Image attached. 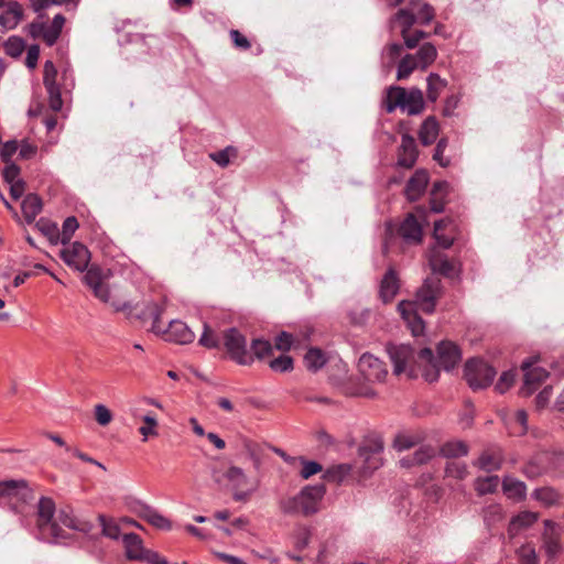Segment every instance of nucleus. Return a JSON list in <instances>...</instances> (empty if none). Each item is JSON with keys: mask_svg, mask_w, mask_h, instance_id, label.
<instances>
[{"mask_svg": "<svg viewBox=\"0 0 564 564\" xmlns=\"http://www.w3.org/2000/svg\"><path fill=\"white\" fill-rule=\"evenodd\" d=\"M393 364L394 375L406 373L409 378H416L421 372L427 382L438 379L440 370L454 369L462 359L459 348L452 341H442L437 346V358L430 348H423L415 356L409 345H393L388 347Z\"/></svg>", "mask_w": 564, "mask_h": 564, "instance_id": "nucleus-1", "label": "nucleus"}, {"mask_svg": "<svg viewBox=\"0 0 564 564\" xmlns=\"http://www.w3.org/2000/svg\"><path fill=\"white\" fill-rule=\"evenodd\" d=\"M448 184L446 182H436L433 185L432 191V199H431V210L434 213H442L444 209V204L442 200H438V195L442 196L443 193L446 192Z\"/></svg>", "mask_w": 564, "mask_h": 564, "instance_id": "nucleus-50", "label": "nucleus"}, {"mask_svg": "<svg viewBox=\"0 0 564 564\" xmlns=\"http://www.w3.org/2000/svg\"><path fill=\"white\" fill-rule=\"evenodd\" d=\"M445 473L447 477L462 480L467 476L468 470L466 464L464 463L449 462L446 465Z\"/></svg>", "mask_w": 564, "mask_h": 564, "instance_id": "nucleus-55", "label": "nucleus"}, {"mask_svg": "<svg viewBox=\"0 0 564 564\" xmlns=\"http://www.w3.org/2000/svg\"><path fill=\"white\" fill-rule=\"evenodd\" d=\"M84 281L89 286L95 296L100 301L108 303L110 292L108 285L105 283V278L101 269L98 267H90L84 275Z\"/></svg>", "mask_w": 564, "mask_h": 564, "instance_id": "nucleus-21", "label": "nucleus"}, {"mask_svg": "<svg viewBox=\"0 0 564 564\" xmlns=\"http://www.w3.org/2000/svg\"><path fill=\"white\" fill-rule=\"evenodd\" d=\"M33 498V491L24 479L0 481V507L9 508L15 513H22L24 505Z\"/></svg>", "mask_w": 564, "mask_h": 564, "instance_id": "nucleus-6", "label": "nucleus"}, {"mask_svg": "<svg viewBox=\"0 0 564 564\" xmlns=\"http://www.w3.org/2000/svg\"><path fill=\"white\" fill-rule=\"evenodd\" d=\"M400 236L408 243H420L422 240V226L413 214H409L402 221L400 229Z\"/></svg>", "mask_w": 564, "mask_h": 564, "instance_id": "nucleus-27", "label": "nucleus"}, {"mask_svg": "<svg viewBox=\"0 0 564 564\" xmlns=\"http://www.w3.org/2000/svg\"><path fill=\"white\" fill-rule=\"evenodd\" d=\"M440 132V126L435 117H427L420 130H419V139L423 145H430L434 143Z\"/></svg>", "mask_w": 564, "mask_h": 564, "instance_id": "nucleus-35", "label": "nucleus"}, {"mask_svg": "<svg viewBox=\"0 0 564 564\" xmlns=\"http://www.w3.org/2000/svg\"><path fill=\"white\" fill-rule=\"evenodd\" d=\"M55 503L51 498L42 497L37 503L36 511V529L37 536L48 543H58L66 539L67 535L59 524L78 531H85L87 529L86 522L77 520L70 508H63L58 511L56 519Z\"/></svg>", "mask_w": 564, "mask_h": 564, "instance_id": "nucleus-2", "label": "nucleus"}, {"mask_svg": "<svg viewBox=\"0 0 564 564\" xmlns=\"http://www.w3.org/2000/svg\"><path fill=\"white\" fill-rule=\"evenodd\" d=\"M351 471L350 465L341 464L327 469L325 478L334 482H341Z\"/></svg>", "mask_w": 564, "mask_h": 564, "instance_id": "nucleus-52", "label": "nucleus"}, {"mask_svg": "<svg viewBox=\"0 0 564 564\" xmlns=\"http://www.w3.org/2000/svg\"><path fill=\"white\" fill-rule=\"evenodd\" d=\"M454 225L449 219H441L435 221L433 236L436 243L443 249H448L454 242L453 236Z\"/></svg>", "mask_w": 564, "mask_h": 564, "instance_id": "nucleus-28", "label": "nucleus"}, {"mask_svg": "<svg viewBox=\"0 0 564 564\" xmlns=\"http://www.w3.org/2000/svg\"><path fill=\"white\" fill-rule=\"evenodd\" d=\"M95 419L101 426L108 425L112 420L110 410L104 404H97L95 406Z\"/></svg>", "mask_w": 564, "mask_h": 564, "instance_id": "nucleus-61", "label": "nucleus"}, {"mask_svg": "<svg viewBox=\"0 0 564 564\" xmlns=\"http://www.w3.org/2000/svg\"><path fill=\"white\" fill-rule=\"evenodd\" d=\"M400 284L397 273L393 269H389L383 275L379 295L383 303H388L394 299L399 291Z\"/></svg>", "mask_w": 564, "mask_h": 564, "instance_id": "nucleus-30", "label": "nucleus"}, {"mask_svg": "<svg viewBox=\"0 0 564 564\" xmlns=\"http://www.w3.org/2000/svg\"><path fill=\"white\" fill-rule=\"evenodd\" d=\"M532 498L545 507L555 506L560 502L562 496L553 487H540L532 492Z\"/></svg>", "mask_w": 564, "mask_h": 564, "instance_id": "nucleus-38", "label": "nucleus"}, {"mask_svg": "<svg viewBox=\"0 0 564 564\" xmlns=\"http://www.w3.org/2000/svg\"><path fill=\"white\" fill-rule=\"evenodd\" d=\"M41 230L45 236L48 237L50 241L53 243H57L61 241L59 230L56 224L53 223H43L42 220L39 223Z\"/></svg>", "mask_w": 564, "mask_h": 564, "instance_id": "nucleus-60", "label": "nucleus"}, {"mask_svg": "<svg viewBox=\"0 0 564 564\" xmlns=\"http://www.w3.org/2000/svg\"><path fill=\"white\" fill-rule=\"evenodd\" d=\"M398 25L401 29V35L404 40V45L410 50L416 47L420 41H422L423 39H426L430 35L429 33L421 31V30H416L415 32L410 34L409 31L411 28H405L404 24H398Z\"/></svg>", "mask_w": 564, "mask_h": 564, "instance_id": "nucleus-47", "label": "nucleus"}, {"mask_svg": "<svg viewBox=\"0 0 564 564\" xmlns=\"http://www.w3.org/2000/svg\"><path fill=\"white\" fill-rule=\"evenodd\" d=\"M223 346L238 365L249 366L253 362V356L247 349V339L236 327L223 332Z\"/></svg>", "mask_w": 564, "mask_h": 564, "instance_id": "nucleus-8", "label": "nucleus"}, {"mask_svg": "<svg viewBox=\"0 0 564 564\" xmlns=\"http://www.w3.org/2000/svg\"><path fill=\"white\" fill-rule=\"evenodd\" d=\"M270 368L276 372H286L293 369V360L290 356H280L269 364Z\"/></svg>", "mask_w": 564, "mask_h": 564, "instance_id": "nucleus-58", "label": "nucleus"}, {"mask_svg": "<svg viewBox=\"0 0 564 564\" xmlns=\"http://www.w3.org/2000/svg\"><path fill=\"white\" fill-rule=\"evenodd\" d=\"M435 455V451L431 446H421L412 455H406L400 459L402 467H413L429 462Z\"/></svg>", "mask_w": 564, "mask_h": 564, "instance_id": "nucleus-34", "label": "nucleus"}, {"mask_svg": "<svg viewBox=\"0 0 564 564\" xmlns=\"http://www.w3.org/2000/svg\"><path fill=\"white\" fill-rule=\"evenodd\" d=\"M303 467L301 470V476L304 479H308L310 477L316 475L322 471V465L314 460H302Z\"/></svg>", "mask_w": 564, "mask_h": 564, "instance_id": "nucleus-62", "label": "nucleus"}, {"mask_svg": "<svg viewBox=\"0 0 564 564\" xmlns=\"http://www.w3.org/2000/svg\"><path fill=\"white\" fill-rule=\"evenodd\" d=\"M520 564H540L535 547L531 543H524L516 550Z\"/></svg>", "mask_w": 564, "mask_h": 564, "instance_id": "nucleus-44", "label": "nucleus"}, {"mask_svg": "<svg viewBox=\"0 0 564 564\" xmlns=\"http://www.w3.org/2000/svg\"><path fill=\"white\" fill-rule=\"evenodd\" d=\"M534 364L535 360L532 359L522 362L524 382L521 392L523 395L532 394L549 376V372L544 368L535 366Z\"/></svg>", "mask_w": 564, "mask_h": 564, "instance_id": "nucleus-16", "label": "nucleus"}, {"mask_svg": "<svg viewBox=\"0 0 564 564\" xmlns=\"http://www.w3.org/2000/svg\"><path fill=\"white\" fill-rule=\"evenodd\" d=\"M212 479L218 487H226L232 492L236 501H245L257 489V484L251 486L245 470L237 466H230L226 470L213 467Z\"/></svg>", "mask_w": 564, "mask_h": 564, "instance_id": "nucleus-3", "label": "nucleus"}, {"mask_svg": "<svg viewBox=\"0 0 564 564\" xmlns=\"http://www.w3.org/2000/svg\"><path fill=\"white\" fill-rule=\"evenodd\" d=\"M358 370L362 378L369 382H382L388 375L384 364L368 352L359 358Z\"/></svg>", "mask_w": 564, "mask_h": 564, "instance_id": "nucleus-14", "label": "nucleus"}, {"mask_svg": "<svg viewBox=\"0 0 564 564\" xmlns=\"http://www.w3.org/2000/svg\"><path fill=\"white\" fill-rule=\"evenodd\" d=\"M99 523L102 529V534L109 539L118 540L121 535L120 525L112 519H107L105 516H98Z\"/></svg>", "mask_w": 564, "mask_h": 564, "instance_id": "nucleus-49", "label": "nucleus"}, {"mask_svg": "<svg viewBox=\"0 0 564 564\" xmlns=\"http://www.w3.org/2000/svg\"><path fill=\"white\" fill-rule=\"evenodd\" d=\"M22 213L28 223H32L42 210V200L35 194H29L21 204Z\"/></svg>", "mask_w": 564, "mask_h": 564, "instance_id": "nucleus-37", "label": "nucleus"}, {"mask_svg": "<svg viewBox=\"0 0 564 564\" xmlns=\"http://www.w3.org/2000/svg\"><path fill=\"white\" fill-rule=\"evenodd\" d=\"M552 459L551 452L543 451L536 453L531 459L524 465L522 471L530 478L534 479L543 474L552 473Z\"/></svg>", "mask_w": 564, "mask_h": 564, "instance_id": "nucleus-20", "label": "nucleus"}, {"mask_svg": "<svg viewBox=\"0 0 564 564\" xmlns=\"http://www.w3.org/2000/svg\"><path fill=\"white\" fill-rule=\"evenodd\" d=\"M420 442V437L412 434H399L394 438L393 446L395 449L402 452L414 447Z\"/></svg>", "mask_w": 564, "mask_h": 564, "instance_id": "nucleus-53", "label": "nucleus"}, {"mask_svg": "<svg viewBox=\"0 0 564 564\" xmlns=\"http://www.w3.org/2000/svg\"><path fill=\"white\" fill-rule=\"evenodd\" d=\"M130 509L138 517L149 522L151 525L161 530H170L171 522L164 516H162L158 510L153 507L140 501L135 500L131 503Z\"/></svg>", "mask_w": 564, "mask_h": 564, "instance_id": "nucleus-17", "label": "nucleus"}, {"mask_svg": "<svg viewBox=\"0 0 564 564\" xmlns=\"http://www.w3.org/2000/svg\"><path fill=\"white\" fill-rule=\"evenodd\" d=\"M435 15L434 8L427 2H410L408 9H401L394 15L392 23L404 24L411 28L413 24H429Z\"/></svg>", "mask_w": 564, "mask_h": 564, "instance_id": "nucleus-9", "label": "nucleus"}, {"mask_svg": "<svg viewBox=\"0 0 564 564\" xmlns=\"http://www.w3.org/2000/svg\"><path fill=\"white\" fill-rule=\"evenodd\" d=\"M415 69H420L415 56L406 54L398 65L397 78L399 80L408 78Z\"/></svg>", "mask_w": 564, "mask_h": 564, "instance_id": "nucleus-45", "label": "nucleus"}, {"mask_svg": "<svg viewBox=\"0 0 564 564\" xmlns=\"http://www.w3.org/2000/svg\"><path fill=\"white\" fill-rule=\"evenodd\" d=\"M64 262L77 271H85L90 260V252L87 247L80 242H74L59 252Z\"/></svg>", "mask_w": 564, "mask_h": 564, "instance_id": "nucleus-15", "label": "nucleus"}, {"mask_svg": "<svg viewBox=\"0 0 564 564\" xmlns=\"http://www.w3.org/2000/svg\"><path fill=\"white\" fill-rule=\"evenodd\" d=\"M539 520V513L533 511H521L513 516L508 524V535L513 539L521 532L530 529Z\"/></svg>", "mask_w": 564, "mask_h": 564, "instance_id": "nucleus-23", "label": "nucleus"}, {"mask_svg": "<svg viewBox=\"0 0 564 564\" xmlns=\"http://www.w3.org/2000/svg\"><path fill=\"white\" fill-rule=\"evenodd\" d=\"M499 477L496 475L479 477L476 480L475 488L479 495L492 494L499 485Z\"/></svg>", "mask_w": 564, "mask_h": 564, "instance_id": "nucleus-46", "label": "nucleus"}, {"mask_svg": "<svg viewBox=\"0 0 564 564\" xmlns=\"http://www.w3.org/2000/svg\"><path fill=\"white\" fill-rule=\"evenodd\" d=\"M447 86V82L435 73H431L427 77V99L432 102L436 101L441 93Z\"/></svg>", "mask_w": 564, "mask_h": 564, "instance_id": "nucleus-40", "label": "nucleus"}, {"mask_svg": "<svg viewBox=\"0 0 564 564\" xmlns=\"http://www.w3.org/2000/svg\"><path fill=\"white\" fill-rule=\"evenodd\" d=\"M502 489L508 498L518 501L523 500L527 496V485L512 476H506L503 478Z\"/></svg>", "mask_w": 564, "mask_h": 564, "instance_id": "nucleus-33", "label": "nucleus"}, {"mask_svg": "<svg viewBox=\"0 0 564 564\" xmlns=\"http://www.w3.org/2000/svg\"><path fill=\"white\" fill-rule=\"evenodd\" d=\"M413 55L415 56V61L420 69L425 70L435 62L437 57V51L432 43H424Z\"/></svg>", "mask_w": 564, "mask_h": 564, "instance_id": "nucleus-39", "label": "nucleus"}, {"mask_svg": "<svg viewBox=\"0 0 564 564\" xmlns=\"http://www.w3.org/2000/svg\"><path fill=\"white\" fill-rule=\"evenodd\" d=\"M552 473L564 476V453L551 452Z\"/></svg>", "mask_w": 564, "mask_h": 564, "instance_id": "nucleus-63", "label": "nucleus"}, {"mask_svg": "<svg viewBox=\"0 0 564 564\" xmlns=\"http://www.w3.org/2000/svg\"><path fill=\"white\" fill-rule=\"evenodd\" d=\"M22 18L19 2H0V25L6 30L15 28Z\"/></svg>", "mask_w": 564, "mask_h": 564, "instance_id": "nucleus-26", "label": "nucleus"}, {"mask_svg": "<svg viewBox=\"0 0 564 564\" xmlns=\"http://www.w3.org/2000/svg\"><path fill=\"white\" fill-rule=\"evenodd\" d=\"M144 425L139 429V432L142 434L143 440L145 441L150 435H156L158 432L155 427L158 426V421L154 416L147 414L143 416Z\"/></svg>", "mask_w": 564, "mask_h": 564, "instance_id": "nucleus-59", "label": "nucleus"}, {"mask_svg": "<svg viewBox=\"0 0 564 564\" xmlns=\"http://www.w3.org/2000/svg\"><path fill=\"white\" fill-rule=\"evenodd\" d=\"M122 541L126 547L127 557L130 560H140L143 557L147 550L142 545L141 538L135 533H124Z\"/></svg>", "mask_w": 564, "mask_h": 564, "instance_id": "nucleus-31", "label": "nucleus"}, {"mask_svg": "<svg viewBox=\"0 0 564 564\" xmlns=\"http://www.w3.org/2000/svg\"><path fill=\"white\" fill-rule=\"evenodd\" d=\"M562 530L560 524L552 520L544 521V530L542 532V550L547 561H554L562 551Z\"/></svg>", "mask_w": 564, "mask_h": 564, "instance_id": "nucleus-12", "label": "nucleus"}, {"mask_svg": "<svg viewBox=\"0 0 564 564\" xmlns=\"http://www.w3.org/2000/svg\"><path fill=\"white\" fill-rule=\"evenodd\" d=\"M427 182V173L423 170H417L406 183V197L412 202L416 200L424 193Z\"/></svg>", "mask_w": 564, "mask_h": 564, "instance_id": "nucleus-29", "label": "nucleus"}, {"mask_svg": "<svg viewBox=\"0 0 564 564\" xmlns=\"http://www.w3.org/2000/svg\"><path fill=\"white\" fill-rule=\"evenodd\" d=\"M304 362L307 369L317 371L326 364V356L321 349L311 348L304 357Z\"/></svg>", "mask_w": 564, "mask_h": 564, "instance_id": "nucleus-43", "label": "nucleus"}, {"mask_svg": "<svg viewBox=\"0 0 564 564\" xmlns=\"http://www.w3.org/2000/svg\"><path fill=\"white\" fill-rule=\"evenodd\" d=\"M417 156L419 150L414 138L408 133L403 134L398 149V165L404 169H412Z\"/></svg>", "mask_w": 564, "mask_h": 564, "instance_id": "nucleus-22", "label": "nucleus"}, {"mask_svg": "<svg viewBox=\"0 0 564 564\" xmlns=\"http://www.w3.org/2000/svg\"><path fill=\"white\" fill-rule=\"evenodd\" d=\"M429 264L433 272L451 278L455 274V264L437 248H431L427 253Z\"/></svg>", "mask_w": 564, "mask_h": 564, "instance_id": "nucleus-24", "label": "nucleus"}, {"mask_svg": "<svg viewBox=\"0 0 564 564\" xmlns=\"http://www.w3.org/2000/svg\"><path fill=\"white\" fill-rule=\"evenodd\" d=\"M383 444L380 440H375L370 444H365L359 449V456L364 459L365 473H371L378 469L382 464L381 453Z\"/></svg>", "mask_w": 564, "mask_h": 564, "instance_id": "nucleus-18", "label": "nucleus"}, {"mask_svg": "<svg viewBox=\"0 0 564 564\" xmlns=\"http://www.w3.org/2000/svg\"><path fill=\"white\" fill-rule=\"evenodd\" d=\"M57 69L52 61H46L43 68V84L48 96L50 108L57 112L63 107L59 86L56 83Z\"/></svg>", "mask_w": 564, "mask_h": 564, "instance_id": "nucleus-13", "label": "nucleus"}, {"mask_svg": "<svg viewBox=\"0 0 564 564\" xmlns=\"http://www.w3.org/2000/svg\"><path fill=\"white\" fill-rule=\"evenodd\" d=\"M242 454L252 462L253 468L259 470L264 458L265 447L250 440H243Z\"/></svg>", "mask_w": 564, "mask_h": 564, "instance_id": "nucleus-32", "label": "nucleus"}, {"mask_svg": "<svg viewBox=\"0 0 564 564\" xmlns=\"http://www.w3.org/2000/svg\"><path fill=\"white\" fill-rule=\"evenodd\" d=\"M32 34L33 36L41 37L48 46H52L57 42L61 31L53 28L51 23H40L32 25Z\"/></svg>", "mask_w": 564, "mask_h": 564, "instance_id": "nucleus-36", "label": "nucleus"}, {"mask_svg": "<svg viewBox=\"0 0 564 564\" xmlns=\"http://www.w3.org/2000/svg\"><path fill=\"white\" fill-rule=\"evenodd\" d=\"M503 462V455L500 447H490L485 449L479 458L475 462L478 468L491 473L499 470Z\"/></svg>", "mask_w": 564, "mask_h": 564, "instance_id": "nucleus-25", "label": "nucleus"}, {"mask_svg": "<svg viewBox=\"0 0 564 564\" xmlns=\"http://www.w3.org/2000/svg\"><path fill=\"white\" fill-rule=\"evenodd\" d=\"M198 343L207 349L220 348L223 345V336L219 337L208 324L204 323L203 333L198 339Z\"/></svg>", "mask_w": 564, "mask_h": 564, "instance_id": "nucleus-41", "label": "nucleus"}, {"mask_svg": "<svg viewBox=\"0 0 564 564\" xmlns=\"http://www.w3.org/2000/svg\"><path fill=\"white\" fill-rule=\"evenodd\" d=\"M441 454L448 458L466 456L468 454V446L462 441L446 442L441 447Z\"/></svg>", "mask_w": 564, "mask_h": 564, "instance_id": "nucleus-42", "label": "nucleus"}, {"mask_svg": "<svg viewBox=\"0 0 564 564\" xmlns=\"http://www.w3.org/2000/svg\"><path fill=\"white\" fill-rule=\"evenodd\" d=\"M400 108L408 115H419L424 109L423 93L419 88L406 90L402 87H390L387 91L386 110L391 113Z\"/></svg>", "mask_w": 564, "mask_h": 564, "instance_id": "nucleus-7", "label": "nucleus"}, {"mask_svg": "<svg viewBox=\"0 0 564 564\" xmlns=\"http://www.w3.org/2000/svg\"><path fill=\"white\" fill-rule=\"evenodd\" d=\"M323 486H306L297 495L282 499L280 509L285 514H314L318 510V503L324 495Z\"/></svg>", "mask_w": 564, "mask_h": 564, "instance_id": "nucleus-5", "label": "nucleus"}, {"mask_svg": "<svg viewBox=\"0 0 564 564\" xmlns=\"http://www.w3.org/2000/svg\"><path fill=\"white\" fill-rule=\"evenodd\" d=\"M514 375L511 371L503 372L495 386L500 393H505L513 383Z\"/></svg>", "mask_w": 564, "mask_h": 564, "instance_id": "nucleus-64", "label": "nucleus"}, {"mask_svg": "<svg viewBox=\"0 0 564 564\" xmlns=\"http://www.w3.org/2000/svg\"><path fill=\"white\" fill-rule=\"evenodd\" d=\"M237 149L227 147L224 150L209 154V158L221 167H226L232 158L237 156Z\"/></svg>", "mask_w": 564, "mask_h": 564, "instance_id": "nucleus-51", "label": "nucleus"}, {"mask_svg": "<svg viewBox=\"0 0 564 564\" xmlns=\"http://www.w3.org/2000/svg\"><path fill=\"white\" fill-rule=\"evenodd\" d=\"M511 432L517 435H523L528 431V415L524 410H518L510 417Z\"/></svg>", "mask_w": 564, "mask_h": 564, "instance_id": "nucleus-48", "label": "nucleus"}, {"mask_svg": "<svg viewBox=\"0 0 564 564\" xmlns=\"http://www.w3.org/2000/svg\"><path fill=\"white\" fill-rule=\"evenodd\" d=\"M251 349L253 351L252 356H256L258 359H262L272 352V345L268 340L263 339H253L251 343Z\"/></svg>", "mask_w": 564, "mask_h": 564, "instance_id": "nucleus-57", "label": "nucleus"}, {"mask_svg": "<svg viewBox=\"0 0 564 564\" xmlns=\"http://www.w3.org/2000/svg\"><path fill=\"white\" fill-rule=\"evenodd\" d=\"M417 310L419 308L415 307V303L411 301H401L398 304V311L400 312L413 336L422 335L425 328L423 319L417 314Z\"/></svg>", "mask_w": 564, "mask_h": 564, "instance_id": "nucleus-19", "label": "nucleus"}, {"mask_svg": "<svg viewBox=\"0 0 564 564\" xmlns=\"http://www.w3.org/2000/svg\"><path fill=\"white\" fill-rule=\"evenodd\" d=\"M78 228V221L76 217H67L62 226V232H59L61 243L66 245L69 242L75 230Z\"/></svg>", "mask_w": 564, "mask_h": 564, "instance_id": "nucleus-54", "label": "nucleus"}, {"mask_svg": "<svg viewBox=\"0 0 564 564\" xmlns=\"http://www.w3.org/2000/svg\"><path fill=\"white\" fill-rule=\"evenodd\" d=\"M24 50V42L18 36H10L4 42V51L11 57H18Z\"/></svg>", "mask_w": 564, "mask_h": 564, "instance_id": "nucleus-56", "label": "nucleus"}, {"mask_svg": "<svg viewBox=\"0 0 564 564\" xmlns=\"http://www.w3.org/2000/svg\"><path fill=\"white\" fill-rule=\"evenodd\" d=\"M496 370L481 359H470L465 365V378L474 390L491 384Z\"/></svg>", "mask_w": 564, "mask_h": 564, "instance_id": "nucleus-10", "label": "nucleus"}, {"mask_svg": "<svg viewBox=\"0 0 564 564\" xmlns=\"http://www.w3.org/2000/svg\"><path fill=\"white\" fill-rule=\"evenodd\" d=\"M442 294V282L436 276L426 278L422 286L417 290L415 301V307L422 312L431 314L435 310L436 301Z\"/></svg>", "mask_w": 564, "mask_h": 564, "instance_id": "nucleus-11", "label": "nucleus"}, {"mask_svg": "<svg viewBox=\"0 0 564 564\" xmlns=\"http://www.w3.org/2000/svg\"><path fill=\"white\" fill-rule=\"evenodd\" d=\"M163 308L156 303H151L147 306L143 313L144 317L152 319L151 330L154 334H162L165 340L174 341L181 345L189 344L195 339L194 332L182 321H171L167 328H165L160 321Z\"/></svg>", "mask_w": 564, "mask_h": 564, "instance_id": "nucleus-4", "label": "nucleus"}]
</instances>
